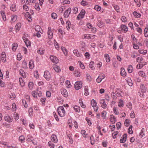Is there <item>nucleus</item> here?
Instances as JSON below:
<instances>
[{
    "mask_svg": "<svg viewBox=\"0 0 148 148\" xmlns=\"http://www.w3.org/2000/svg\"><path fill=\"white\" fill-rule=\"evenodd\" d=\"M57 111L60 117H63L65 116V111L63 106H60L58 107Z\"/></svg>",
    "mask_w": 148,
    "mask_h": 148,
    "instance_id": "f257e3e1",
    "label": "nucleus"
},
{
    "mask_svg": "<svg viewBox=\"0 0 148 148\" xmlns=\"http://www.w3.org/2000/svg\"><path fill=\"white\" fill-rule=\"evenodd\" d=\"M82 82H77L74 85L75 88L76 90H78L82 87Z\"/></svg>",
    "mask_w": 148,
    "mask_h": 148,
    "instance_id": "f03ea898",
    "label": "nucleus"
},
{
    "mask_svg": "<svg viewBox=\"0 0 148 148\" xmlns=\"http://www.w3.org/2000/svg\"><path fill=\"white\" fill-rule=\"evenodd\" d=\"M71 11V8H68L64 12V16L65 18H67L70 14Z\"/></svg>",
    "mask_w": 148,
    "mask_h": 148,
    "instance_id": "7ed1b4c3",
    "label": "nucleus"
},
{
    "mask_svg": "<svg viewBox=\"0 0 148 148\" xmlns=\"http://www.w3.org/2000/svg\"><path fill=\"white\" fill-rule=\"evenodd\" d=\"M85 14V11L84 10H82L79 14L78 15L77 18L78 20L83 18Z\"/></svg>",
    "mask_w": 148,
    "mask_h": 148,
    "instance_id": "20e7f679",
    "label": "nucleus"
},
{
    "mask_svg": "<svg viewBox=\"0 0 148 148\" xmlns=\"http://www.w3.org/2000/svg\"><path fill=\"white\" fill-rule=\"evenodd\" d=\"M44 76L47 80L49 81L51 78L50 73L49 71H45L44 73Z\"/></svg>",
    "mask_w": 148,
    "mask_h": 148,
    "instance_id": "39448f33",
    "label": "nucleus"
},
{
    "mask_svg": "<svg viewBox=\"0 0 148 148\" xmlns=\"http://www.w3.org/2000/svg\"><path fill=\"white\" fill-rule=\"evenodd\" d=\"M84 38L88 39H94L95 35L90 34H85L84 35Z\"/></svg>",
    "mask_w": 148,
    "mask_h": 148,
    "instance_id": "423d86ee",
    "label": "nucleus"
},
{
    "mask_svg": "<svg viewBox=\"0 0 148 148\" xmlns=\"http://www.w3.org/2000/svg\"><path fill=\"white\" fill-rule=\"evenodd\" d=\"M1 58L2 62H5L6 60V56L4 52H3L1 53V55L0 54V58Z\"/></svg>",
    "mask_w": 148,
    "mask_h": 148,
    "instance_id": "0eeeda50",
    "label": "nucleus"
},
{
    "mask_svg": "<svg viewBox=\"0 0 148 148\" xmlns=\"http://www.w3.org/2000/svg\"><path fill=\"white\" fill-rule=\"evenodd\" d=\"M50 59L53 62L57 63L58 62V59L56 57L53 56H51Z\"/></svg>",
    "mask_w": 148,
    "mask_h": 148,
    "instance_id": "6e6552de",
    "label": "nucleus"
},
{
    "mask_svg": "<svg viewBox=\"0 0 148 148\" xmlns=\"http://www.w3.org/2000/svg\"><path fill=\"white\" fill-rule=\"evenodd\" d=\"M127 135L126 134H124L122 136L120 140V142L121 143H124L126 141Z\"/></svg>",
    "mask_w": 148,
    "mask_h": 148,
    "instance_id": "1a4fd4ad",
    "label": "nucleus"
},
{
    "mask_svg": "<svg viewBox=\"0 0 148 148\" xmlns=\"http://www.w3.org/2000/svg\"><path fill=\"white\" fill-rule=\"evenodd\" d=\"M101 104V107L104 109H106L107 108V105L106 104L104 99H101L100 102Z\"/></svg>",
    "mask_w": 148,
    "mask_h": 148,
    "instance_id": "9d476101",
    "label": "nucleus"
},
{
    "mask_svg": "<svg viewBox=\"0 0 148 148\" xmlns=\"http://www.w3.org/2000/svg\"><path fill=\"white\" fill-rule=\"evenodd\" d=\"M48 29L47 32L48 37L49 39H51L53 38V33L51 31V28L50 27H49Z\"/></svg>",
    "mask_w": 148,
    "mask_h": 148,
    "instance_id": "9b49d317",
    "label": "nucleus"
},
{
    "mask_svg": "<svg viewBox=\"0 0 148 148\" xmlns=\"http://www.w3.org/2000/svg\"><path fill=\"white\" fill-rule=\"evenodd\" d=\"M51 138V140L54 143H56L58 141L57 136L55 134H52Z\"/></svg>",
    "mask_w": 148,
    "mask_h": 148,
    "instance_id": "f8f14e48",
    "label": "nucleus"
},
{
    "mask_svg": "<svg viewBox=\"0 0 148 148\" xmlns=\"http://www.w3.org/2000/svg\"><path fill=\"white\" fill-rule=\"evenodd\" d=\"M116 92L118 97L121 96L122 95V91L120 88H116Z\"/></svg>",
    "mask_w": 148,
    "mask_h": 148,
    "instance_id": "ddd939ff",
    "label": "nucleus"
},
{
    "mask_svg": "<svg viewBox=\"0 0 148 148\" xmlns=\"http://www.w3.org/2000/svg\"><path fill=\"white\" fill-rule=\"evenodd\" d=\"M74 54L77 57H81L82 56L81 54L79 53L77 49H75L73 51Z\"/></svg>",
    "mask_w": 148,
    "mask_h": 148,
    "instance_id": "4468645a",
    "label": "nucleus"
},
{
    "mask_svg": "<svg viewBox=\"0 0 148 148\" xmlns=\"http://www.w3.org/2000/svg\"><path fill=\"white\" fill-rule=\"evenodd\" d=\"M110 121L112 124H114L116 121V119L114 115H111L110 118Z\"/></svg>",
    "mask_w": 148,
    "mask_h": 148,
    "instance_id": "2eb2a0df",
    "label": "nucleus"
},
{
    "mask_svg": "<svg viewBox=\"0 0 148 148\" xmlns=\"http://www.w3.org/2000/svg\"><path fill=\"white\" fill-rule=\"evenodd\" d=\"M121 29L124 33L127 32L128 30V28L125 25H121Z\"/></svg>",
    "mask_w": 148,
    "mask_h": 148,
    "instance_id": "dca6fc26",
    "label": "nucleus"
},
{
    "mask_svg": "<svg viewBox=\"0 0 148 148\" xmlns=\"http://www.w3.org/2000/svg\"><path fill=\"white\" fill-rule=\"evenodd\" d=\"M23 40H24L25 43L27 47L30 46L31 44L29 41L27 39V38H23Z\"/></svg>",
    "mask_w": 148,
    "mask_h": 148,
    "instance_id": "f3484780",
    "label": "nucleus"
},
{
    "mask_svg": "<svg viewBox=\"0 0 148 148\" xmlns=\"http://www.w3.org/2000/svg\"><path fill=\"white\" fill-rule=\"evenodd\" d=\"M140 88L142 93H144L146 92V89L143 84H141L140 86Z\"/></svg>",
    "mask_w": 148,
    "mask_h": 148,
    "instance_id": "a211bd4d",
    "label": "nucleus"
},
{
    "mask_svg": "<svg viewBox=\"0 0 148 148\" xmlns=\"http://www.w3.org/2000/svg\"><path fill=\"white\" fill-rule=\"evenodd\" d=\"M84 95L87 96L89 95V93L88 92V86H85L84 87Z\"/></svg>",
    "mask_w": 148,
    "mask_h": 148,
    "instance_id": "6ab92c4d",
    "label": "nucleus"
},
{
    "mask_svg": "<svg viewBox=\"0 0 148 148\" xmlns=\"http://www.w3.org/2000/svg\"><path fill=\"white\" fill-rule=\"evenodd\" d=\"M53 67L54 70L57 72H60L61 71L60 67L56 65H54L53 66Z\"/></svg>",
    "mask_w": 148,
    "mask_h": 148,
    "instance_id": "aec40b11",
    "label": "nucleus"
},
{
    "mask_svg": "<svg viewBox=\"0 0 148 148\" xmlns=\"http://www.w3.org/2000/svg\"><path fill=\"white\" fill-rule=\"evenodd\" d=\"M4 119L5 121L9 123L11 122L12 121V119L10 117L9 115H7L4 117Z\"/></svg>",
    "mask_w": 148,
    "mask_h": 148,
    "instance_id": "412c9836",
    "label": "nucleus"
},
{
    "mask_svg": "<svg viewBox=\"0 0 148 148\" xmlns=\"http://www.w3.org/2000/svg\"><path fill=\"white\" fill-rule=\"evenodd\" d=\"M21 26V25L20 23H18L15 27L16 31V32H18L20 29Z\"/></svg>",
    "mask_w": 148,
    "mask_h": 148,
    "instance_id": "4be33fe9",
    "label": "nucleus"
},
{
    "mask_svg": "<svg viewBox=\"0 0 148 148\" xmlns=\"http://www.w3.org/2000/svg\"><path fill=\"white\" fill-rule=\"evenodd\" d=\"M146 64L145 62H142L140 64H138L137 66V68L138 69H140Z\"/></svg>",
    "mask_w": 148,
    "mask_h": 148,
    "instance_id": "5701e85b",
    "label": "nucleus"
},
{
    "mask_svg": "<svg viewBox=\"0 0 148 148\" xmlns=\"http://www.w3.org/2000/svg\"><path fill=\"white\" fill-rule=\"evenodd\" d=\"M62 94L64 97H67L68 96V93L67 90L65 89H63L62 92Z\"/></svg>",
    "mask_w": 148,
    "mask_h": 148,
    "instance_id": "b1692460",
    "label": "nucleus"
},
{
    "mask_svg": "<svg viewBox=\"0 0 148 148\" xmlns=\"http://www.w3.org/2000/svg\"><path fill=\"white\" fill-rule=\"evenodd\" d=\"M133 14L134 15V16L136 18H140L141 16V15L140 13H138L135 11L133 13Z\"/></svg>",
    "mask_w": 148,
    "mask_h": 148,
    "instance_id": "393cba45",
    "label": "nucleus"
},
{
    "mask_svg": "<svg viewBox=\"0 0 148 148\" xmlns=\"http://www.w3.org/2000/svg\"><path fill=\"white\" fill-rule=\"evenodd\" d=\"M17 18V16L16 15L12 16L11 17V19L10 21L12 23L16 21Z\"/></svg>",
    "mask_w": 148,
    "mask_h": 148,
    "instance_id": "a878e982",
    "label": "nucleus"
},
{
    "mask_svg": "<svg viewBox=\"0 0 148 148\" xmlns=\"http://www.w3.org/2000/svg\"><path fill=\"white\" fill-rule=\"evenodd\" d=\"M33 137L30 134L27 135L26 137V140L28 142H31L33 141Z\"/></svg>",
    "mask_w": 148,
    "mask_h": 148,
    "instance_id": "bb28decb",
    "label": "nucleus"
},
{
    "mask_svg": "<svg viewBox=\"0 0 148 148\" xmlns=\"http://www.w3.org/2000/svg\"><path fill=\"white\" fill-rule=\"evenodd\" d=\"M121 76L123 77L125 76L126 75L125 70L123 68H121Z\"/></svg>",
    "mask_w": 148,
    "mask_h": 148,
    "instance_id": "cd10ccee",
    "label": "nucleus"
},
{
    "mask_svg": "<svg viewBox=\"0 0 148 148\" xmlns=\"http://www.w3.org/2000/svg\"><path fill=\"white\" fill-rule=\"evenodd\" d=\"M19 74L23 78H25L26 77V74L24 71L22 69H21L20 70Z\"/></svg>",
    "mask_w": 148,
    "mask_h": 148,
    "instance_id": "c85d7f7f",
    "label": "nucleus"
},
{
    "mask_svg": "<svg viewBox=\"0 0 148 148\" xmlns=\"http://www.w3.org/2000/svg\"><path fill=\"white\" fill-rule=\"evenodd\" d=\"M73 107L76 112H79L80 111V107L76 105H75L73 106Z\"/></svg>",
    "mask_w": 148,
    "mask_h": 148,
    "instance_id": "c756f323",
    "label": "nucleus"
},
{
    "mask_svg": "<svg viewBox=\"0 0 148 148\" xmlns=\"http://www.w3.org/2000/svg\"><path fill=\"white\" fill-rule=\"evenodd\" d=\"M29 67L30 69H32L34 67V63L33 61L31 60H30L29 64Z\"/></svg>",
    "mask_w": 148,
    "mask_h": 148,
    "instance_id": "7c9ffc66",
    "label": "nucleus"
},
{
    "mask_svg": "<svg viewBox=\"0 0 148 148\" xmlns=\"http://www.w3.org/2000/svg\"><path fill=\"white\" fill-rule=\"evenodd\" d=\"M144 36L146 38L148 37V28L146 27L144 31Z\"/></svg>",
    "mask_w": 148,
    "mask_h": 148,
    "instance_id": "2f4dec72",
    "label": "nucleus"
},
{
    "mask_svg": "<svg viewBox=\"0 0 148 148\" xmlns=\"http://www.w3.org/2000/svg\"><path fill=\"white\" fill-rule=\"evenodd\" d=\"M79 103L81 106L83 108H85L86 107V106L83 103L82 99H80L79 100Z\"/></svg>",
    "mask_w": 148,
    "mask_h": 148,
    "instance_id": "473e14b6",
    "label": "nucleus"
},
{
    "mask_svg": "<svg viewBox=\"0 0 148 148\" xmlns=\"http://www.w3.org/2000/svg\"><path fill=\"white\" fill-rule=\"evenodd\" d=\"M104 58L107 62H110V59L108 54L107 53L105 54L104 55Z\"/></svg>",
    "mask_w": 148,
    "mask_h": 148,
    "instance_id": "72a5a7b5",
    "label": "nucleus"
},
{
    "mask_svg": "<svg viewBox=\"0 0 148 148\" xmlns=\"http://www.w3.org/2000/svg\"><path fill=\"white\" fill-rule=\"evenodd\" d=\"M126 80L127 82L128 85L129 86H132V85H133L132 82L130 78H127L126 79Z\"/></svg>",
    "mask_w": 148,
    "mask_h": 148,
    "instance_id": "f704fd0d",
    "label": "nucleus"
},
{
    "mask_svg": "<svg viewBox=\"0 0 148 148\" xmlns=\"http://www.w3.org/2000/svg\"><path fill=\"white\" fill-rule=\"evenodd\" d=\"M145 136V133H144V129L143 128L142 129L141 131L139 134V136L140 138H142Z\"/></svg>",
    "mask_w": 148,
    "mask_h": 148,
    "instance_id": "c9c22d12",
    "label": "nucleus"
},
{
    "mask_svg": "<svg viewBox=\"0 0 148 148\" xmlns=\"http://www.w3.org/2000/svg\"><path fill=\"white\" fill-rule=\"evenodd\" d=\"M138 74L140 76L143 77H146L145 73L143 71H139Z\"/></svg>",
    "mask_w": 148,
    "mask_h": 148,
    "instance_id": "e433bc0d",
    "label": "nucleus"
},
{
    "mask_svg": "<svg viewBox=\"0 0 148 148\" xmlns=\"http://www.w3.org/2000/svg\"><path fill=\"white\" fill-rule=\"evenodd\" d=\"M1 15L3 20L4 21H6V17L5 12L3 11H1Z\"/></svg>",
    "mask_w": 148,
    "mask_h": 148,
    "instance_id": "4c0bfd02",
    "label": "nucleus"
},
{
    "mask_svg": "<svg viewBox=\"0 0 148 148\" xmlns=\"http://www.w3.org/2000/svg\"><path fill=\"white\" fill-rule=\"evenodd\" d=\"M18 45L16 43H14L12 45V49L13 51H15L18 47Z\"/></svg>",
    "mask_w": 148,
    "mask_h": 148,
    "instance_id": "58836bf2",
    "label": "nucleus"
},
{
    "mask_svg": "<svg viewBox=\"0 0 148 148\" xmlns=\"http://www.w3.org/2000/svg\"><path fill=\"white\" fill-rule=\"evenodd\" d=\"M10 10L11 11L13 12H15L16 10V5L15 4H12L10 7Z\"/></svg>",
    "mask_w": 148,
    "mask_h": 148,
    "instance_id": "ea45409f",
    "label": "nucleus"
},
{
    "mask_svg": "<svg viewBox=\"0 0 148 148\" xmlns=\"http://www.w3.org/2000/svg\"><path fill=\"white\" fill-rule=\"evenodd\" d=\"M138 52L144 55L147 53V51L146 50H139Z\"/></svg>",
    "mask_w": 148,
    "mask_h": 148,
    "instance_id": "a19ab883",
    "label": "nucleus"
},
{
    "mask_svg": "<svg viewBox=\"0 0 148 148\" xmlns=\"http://www.w3.org/2000/svg\"><path fill=\"white\" fill-rule=\"evenodd\" d=\"M81 134L82 135L83 137L85 138L87 137V134H86V131L84 130H82L81 132Z\"/></svg>",
    "mask_w": 148,
    "mask_h": 148,
    "instance_id": "79ce46f5",
    "label": "nucleus"
},
{
    "mask_svg": "<svg viewBox=\"0 0 148 148\" xmlns=\"http://www.w3.org/2000/svg\"><path fill=\"white\" fill-rule=\"evenodd\" d=\"M19 81L20 85L22 86H23L25 85V82L23 81L22 78L20 77L19 78Z\"/></svg>",
    "mask_w": 148,
    "mask_h": 148,
    "instance_id": "37998d69",
    "label": "nucleus"
},
{
    "mask_svg": "<svg viewBox=\"0 0 148 148\" xmlns=\"http://www.w3.org/2000/svg\"><path fill=\"white\" fill-rule=\"evenodd\" d=\"M107 112L105 111H103L102 112L101 117L103 119H106V115Z\"/></svg>",
    "mask_w": 148,
    "mask_h": 148,
    "instance_id": "c03bdc74",
    "label": "nucleus"
},
{
    "mask_svg": "<svg viewBox=\"0 0 148 148\" xmlns=\"http://www.w3.org/2000/svg\"><path fill=\"white\" fill-rule=\"evenodd\" d=\"M44 51L42 48H40L38 51L37 53L40 54L42 55L43 54Z\"/></svg>",
    "mask_w": 148,
    "mask_h": 148,
    "instance_id": "a18cd8bd",
    "label": "nucleus"
},
{
    "mask_svg": "<svg viewBox=\"0 0 148 148\" xmlns=\"http://www.w3.org/2000/svg\"><path fill=\"white\" fill-rule=\"evenodd\" d=\"M67 137L70 140L69 142L71 144H72L73 141L72 138L71 134H69L67 135Z\"/></svg>",
    "mask_w": 148,
    "mask_h": 148,
    "instance_id": "49530a36",
    "label": "nucleus"
},
{
    "mask_svg": "<svg viewBox=\"0 0 148 148\" xmlns=\"http://www.w3.org/2000/svg\"><path fill=\"white\" fill-rule=\"evenodd\" d=\"M66 27L68 30H69L70 29V26H71V23L70 21H67L66 22Z\"/></svg>",
    "mask_w": 148,
    "mask_h": 148,
    "instance_id": "de8ad7c7",
    "label": "nucleus"
},
{
    "mask_svg": "<svg viewBox=\"0 0 148 148\" xmlns=\"http://www.w3.org/2000/svg\"><path fill=\"white\" fill-rule=\"evenodd\" d=\"M97 25L100 27H103L104 25V23L100 21H98L97 23Z\"/></svg>",
    "mask_w": 148,
    "mask_h": 148,
    "instance_id": "09e8293b",
    "label": "nucleus"
},
{
    "mask_svg": "<svg viewBox=\"0 0 148 148\" xmlns=\"http://www.w3.org/2000/svg\"><path fill=\"white\" fill-rule=\"evenodd\" d=\"M34 8L35 9L38 11H39L40 10L39 5L38 3H35Z\"/></svg>",
    "mask_w": 148,
    "mask_h": 148,
    "instance_id": "8fccbe9b",
    "label": "nucleus"
},
{
    "mask_svg": "<svg viewBox=\"0 0 148 148\" xmlns=\"http://www.w3.org/2000/svg\"><path fill=\"white\" fill-rule=\"evenodd\" d=\"M133 69L132 66V65H130L127 68L128 72L130 73H131L132 72Z\"/></svg>",
    "mask_w": 148,
    "mask_h": 148,
    "instance_id": "3c124183",
    "label": "nucleus"
},
{
    "mask_svg": "<svg viewBox=\"0 0 148 148\" xmlns=\"http://www.w3.org/2000/svg\"><path fill=\"white\" fill-rule=\"evenodd\" d=\"M75 75L77 77H79L81 75V73L77 70L75 71Z\"/></svg>",
    "mask_w": 148,
    "mask_h": 148,
    "instance_id": "603ef678",
    "label": "nucleus"
},
{
    "mask_svg": "<svg viewBox=\"0 0 148 148\" xmlns=\"http://www.w3.org/2000/svg\"><path fill=\"white\" fill-rule=\"evenodd\" d=\"M61 49L62 51L64 52V54L65 55H67V51L66 48L63 47H61Z\"/></svg>",
    "mask_w": 148,
    "mask_h": 148,
    "instance_id": "864d4df0",
    "label": "nucleus"
},
{
    "mask_svg": "<svg viewBox=\"0 0 148 148\" xmlns=\"http://www.w3.org/2000/svg\"><path fill=\"white\" fill-rule=\"evenodd\" d=\"M22 66L23 68L24 69H26L27 68V63L26 61H23L22 63Z\"/></svg>",
    "mask_w": 148,
    "mask_h": 148,
    "instance_id": "5fc2aeb1",
    "label": "nucleus"
},
{
    "mask_svg": "<svg viewBox=\"0 0 148 148\" xmlns=\"http://www.w3.org/2000/svg\"><path fill=\"white\" fill-rule=\"evenodd\" d=\"M33 96L35 98H37V91H33L32 92Z\"/></svg>",
    "mask_w": 148,
    "mask_h": 148,
    "instance_id": "6e6d98bb",
    "label": "nucleus"
},
{
    "mask_svg": "<svg viewBox=\"0 0 148 148\" xmlns=\"http://www.w3.org/2000/svg\"><path fill=\"white\" fill-rule=\"evenodd\" d=\"M66 86L68 88H70L71 87V85L70 83V81L68 80H67L66 81Z\"/></svg>",
    "mask_w": 148,
    "mask_h": 148,
    "instance_id": "4d7b16f0",
    "label": "nucleus"
},
{
    "mask_svg": "<svg viewBox=\"0 0 148 148\" xmlns=\"http://www.w3.org/2000/svg\"><path fill=\"white\" fill-rule=\"evenodd\" d=\"M121 19L122 22H123L125 23L127 21V18L125 16H121Z\"/></svg>",
    "mask_w": 148,
    "mask_h": 148,
    "instance_id": "13d9d810",
    "label": "nucleus"
},
{
    "mask_svg": "<svg viewBox=\"0 0 148 148\" xmlns=\"http://www.w3.org/2000/svg\"><path fill=\"white\" fill-rule=\"evenodd\" d=\"M78 63L79 64L80 68L82 69H85V66L84 64L82 63V62L81 61H78Z\"/></svg>",
    "mask_w": 148,
    "mask_h": 148,
    "instance_id": "bf43d9fd",
    "label": "nucleus"
},
{
    "mask_svg": "<svg viewBox=\"0 0 148 148\" xmlns=\"http://www.w3.org/2000/svg\"><path fill=\"white\" fill-rule=\"evenodd\" d=\"M29 113V115L30 116H32V112H33V110L32 108H30L28 110Z\"/></svg>",
    "mask_w": 148,
    "mask_h": 148,
    "instance_id": "052dcab7",
    "label": "nucleus"
},
{
    "mask_svg": "<svg viewBox=\"0 0 148 148\" xmlns=\"http://www.w3.org/2000/svg\"><path fill=\"white\" fill-rule=\"evenodd\" d=\"M132 126L130 125L128 129V133L130 134H132L133 133V131L132 130Z\"/></svg>",
    "mask_w": 148,
    "mask_h": 148,
    "instance_id": "680f3d73",
    "label": "nucleus"
},
{
    "mask_svg": "<svg viewBox=\"0 0 148 148\" xmlns=\"http://www.w3.org/2000/svg\"><path fill=\"white\" fill-rule=\"evenodd\" d=\"M119 132L118 131L114 132L112 134V136L113 138L115 139L116 138V136L118 134Z\"/></svg>",
    "mask_w": 148,
    "mask_h": 148,
    "instance_id": "e2e57ef3",
    "label": "nucleus"
},
{
    "mask_svg": "<svg viewBox=\"0 0 148 148\" xmlns=\"http://www.w3.org/2000/svg\"><path fill=\"white\" fill-rule=\"evenodd\" d=\"M94 64V62H90L89 65V67L92 69H94L95 68L94 66H93Z\"/></svg>",
    "mask_w": 148,
    "mask_h": 148,
    "instance_id": "0e129e2a",
    "label": "nucleus"
},
{
    "mask_svg": "<svg viewBox=\"0 0 148 148\" xmlns=\"http://www.w3.org/2000/svg\"><path fill=\"white\" fill-rule=\"evenodd\" d=\"M51 17L53 19H56L57 17V15L55 13H53L51 14Z\"/></svg>",
    "mask_w": 148,
    "mask_h": 148,
    "instance_id": "69168bd1",
    "label": "nucleus"
},
{
    "mask_svg": "<svg viewBox=\"0 0 148 148\" xmlns=\"http://www.w3.org/2000/svg\"><path fill=\"white\" fill-rule=\"evenodd\" d=\"M48 145L51 148H53L54 147V145L51 141H49L48 143Z\"/></svg>",
    "mask_w": 148,
    "mask_h": 148,
    "instance_id": "338daca9",
    "label": "nucleus"
},
{
    "mask_svg": "<svg viewBox=\"0 0 148 148\" xmlns=\"http://www.w3.org/2000/svg\"><path fill=\"white\" fill-rule=\"evenodd\" d=\"M94 9L97 11H99L101 10V8L100 6L98 5H96L95 6Z\"/></svg>",
    "mask_w": 148,
    "mask_h": 148,
    "instance_id": "774afa93",
    "label": "nucleus"
}]
</instances>
